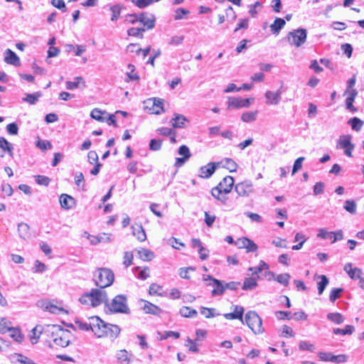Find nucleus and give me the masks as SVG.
<instances>
[{"instance_id":"1","label":"nucleus","mask_w":364,"mask_h":364,"mask_svg":"<svg viewBox=\"0 0 364 364\" xmlns=\"http://www.w3.org/2000/svg\"><path fill=\"white\" fill-rule=\"evenodd\" d=\"M235 180L232 176L224 177L217 186L211 189L212 196L221 203L226 204L228 199L226 195L231 192Z\"/></svg>"},{"instance_id":"2","label":"nucleus","mask_w":364,"mask_h":364,"mask_svg":"<svg viewBox=\"0 0 364 364\" xmlns=\"http://www.w3.org/2000/svg\"><path fill=\"white\" fill-rule=\"evenodd\" d=\"M48 331L51 333L54 343L63 348L67 347L70 343L73 336L69 330L64 329L59 326H52Z\"/></svg>"},{"instance_id":"3","label":"nucleus","mask_w":364,"mask_h":364,"mask_svg":"<svg viewBox=\"0 0 364 364\" xmlns=\"http://www.w3.org/2000/svg\"><path fill=\"white\" fill-rule=\"evenodd\" d=\"M114 280V274L110 269L98 268L94 273L95 284L101 289L111 286Z\"/></svg>"},{"instance_id":"4","label":"nucleus","mask_w":364,"mask_h":364,"mask_svg":"<svg viewBox=\"0 0 364 364\" xmlns=\"http://www.w3.org/2000/svg\"><path fill=\"white\" fill-rule=\"evenodd\" d=\"M245 323L255 335L262 334L264 332L262 326V320L254 311H249L245 316Z\"/></svg>"},{"instance_id":"5","label":"nucleus","mask_w":364,"mask_h":364,"mask_svg":"<svg viewBox=\"0 0 364 364\" xmlns=\"http://www.w3.org/2000/svg\"><path fill=\"white\" fill-rule=\"evenodd\" d=\"M109 311L114 313L129 314L130 310L127 304L125 296L119 294L116 296L109 304H107Z\"/></svg>"},{"instance_id":"6","label":"nucleus","mask_w":364,"mask_h":364,"mask_svg":"<svg viewBox=\"0 0 364 364\" xmlns=\"http://www.w3.org/2000/svg\"><path fill=\"white\" fill-rule=\"evenodd\" d=\"M307 31L305 28H297L288 33L287 38L291 46H301L306 40Z\"/></svg>"},{"instance_id":"7","label":"nucleus","mask_w":364,"mask_h":364,"mask_svg":"<svg viewBox=\"0 0 364 364\" xmlns=\"http://www.w3.org/2000/svg\"><path fill=\"white\" fill-rule=\"evenodd\" d=\"M235 191L242 198H249L255 194L256 189L251 180H245L235 185Z\"/></svg>"},{"instance_id":"8","label":"nucleus","mask_w":364,"mask_h":364,"mask_svg":"<svg viewBox=\"0 0 364 364\" xmlns=\"http://www.w3.org/2000/svg\"><path fill=\"white\" fill-rule=\"evenodd\" d=\"M144 109L150 114H161L165 112L164 100L160 98H151L144 101Z\"/></svg>"},{"instance_id":"9","label":"nucleus","mask_w":364,"mask_h":364,"mask_svg":"<svg viewBox=\"0 0 364 364\" xmlns=\"http://www.w3.org/2000/svg\"><path fill=\"white\" fill-rule=\"evenodd\" d=\"M352 136L350 134H343L339 136L337 141V149H342L344 154L348 156H352V152L355 148V145L351 142Z\"/></svg>"},{"instance_id":"10","label":"nucleus","mask_w":364,"mask_h":364,"mask_svg":"<svg viewBox=\"0 0 364 364\" xmlns=\"http://www.w3.org/2000/svg\"><path fill=\"white\" fill-rule=\"evenodd\" d=\"M91 296V306L96 307L103 303H107L108 297L107 294L104 289H92L90 291Z\"/></svg>"},{"instance_id":"11","label":"nucleus","mask_w":364,"mask_h":364,"mask_svg":"<svg viewBox=\"0 0 364 364\" xmlns=\"http://www.w3.org/2000/svg\"><path fill=\"white\" fill-rule=\"evenodd\" d=\"M92 331L98 338L105 337L104 332L107 328V323L100 319L98 316L91 317Z\"/></svg>"},{"instance_id":"12","label":"nucleus","mask_w":364,"mask_h":364,"mask_svg":"<svg viewBox=\"0 0 364 364\" xmlns=\"http://www.w3.org/2000/svg\"><path fill=\"white\" fill-rule=\"evenodd\" d=\"M251 105L250 99L242 98L240 97H228V109H240L242 107H249Z\"/></svg>"},{"instance_id":"13","label":"nucleus","mask_w":364,"mask_h":364,"mask_svg":"<svg viewBox=\"0 0 364 364\" xmlns=\"http://www.w3.org/2000/svg\"><path fill=\"white\" fill-rule=\"evenodd\" d=\"M220 163L210 162L205 166H201L199 171V176L203 178H209L214 173L216 168L219 167Z\"/></svg>"},{"instance_id":"14","label":"nucleus","mask_w":364,"mask_h":364,"mask_svg":"<svg viewBox=\"0 0 364 364\" xmlns=\"http://www.w3.org/2000/svg\"><path fill=\"white\" fill-rule=\"evenodd\" d=\"M41 307L48 311L52 314H68V311L64 309L61 306H58L56 304H53V302L48 301H43L41 302Z\"/></svg>"},{"instance_id":"15","label":"nucleus","mask_w":364,"mask_h":364,"mask_svg":"<svg viewBox=\"0 0 364 364\" xmlns=\"http://www.w3.org/2000/svg\"><path fill=\"white\" fill-rule=\"evenodd\" d=\"M156 18L151 14L141 13L139 16V22L142 23L146 30L152 29L155 26Z\"/></svg>"},{"instance_id":"16","label":"nucleus","mask_w":364,"mask_h":364,"mask_svg":"<svg viewBox=\"0 0 364 364\" xmlns=\"http://www.w3.org/2000/svg\"><path fill=\"white\" fill-rule=\"evenodd\" d=\"M4 60L6 63L9 65H11L14 66H20L21 61L18 56L11 49L8 48L4 51Z\"/></svg>"},{"instance_id":"17","label":"nucleus","mask_w":364,"mask_h":364,"mask_svg":"<svg viewBox=\"0 0 364 364\" xmlns=\"http://www.w3.org/2000/svg\"><path fill=\"white\" fill-rule=\"evenodd\" d=\"M281 96L282 91L280 90H278L275 92L268 90L265 92L264 95L266 98V103L267 105H277L281 100Z\"/></svg>"},{"instance_id":"18","label":"nucleus","mask_w":364,"mask_h":364,"mask_svg":"<svg viewBox=\"0 0 364 364\" xmlns=\"http://www.w3.org/2000/svg\"><path fill=\"white\" fill-rule=\"evenodd\" d=\"M60 204L62 208L70 210L76 205L75 199L70 195L63 193L60 196Z\"/></svg>"},{"instance_id":"19","label":"nucleus","mask_w":364,"mask_h":364,"mask_svg":"<svg viewBox=\"0 0 364 364\" xmlns=\"http://www.w3.org/2000/svg\"><path fill=\"white\" fill-rule=\"evenodd\" d=\"M239 248H245L247 252H255L257 250V245L251 240L247 237L239 239L236 242Z\"/></svg>"},{"instance_id":"20","label":"nucleus","mask_w":364,"mask_h":364,"mask_svg":"<svg viewBox=\"0 0 364 364\" xmlns=\"http://www.w3.org/2000/svg\"><path fill=\"white\" fill-rule=\"evenodd\" d=\"M115 358L119 364H130L132 354L125 349L119 350L116 353Z\"/></svg>"},{"instance_id":"21","label":"nucleus","mask_w":364,"mask_h":364,"mask_svg":"<svg viewBox=\"0 0 364 364\" xmlns=\"http://www.w3.org/2000/svg\"><path fill=\"white\" fill-rule=\"evenodd\" d=\"M65 85L66 89L70 90H73L77 88L83 89L86 87L85 80L80 76L75 77L73 81H67Z\"/></svg>"},{"instance_id":"22","label":"nucleus","mask_w":364,"mask_h":364,"mask_svg":"<svg viewBox=\"0 0 364 364\" xmlns=\"http://www.w3.org/2000/svg\"><path fill=\"white\" fill-rule=\"evenodd\" d=\"M141 303H143L141 308L146 314L159 315L162 312V310L159 306L149 301L141 300Z\"/></svg>"},{"instance_id":"23","label":"nucleus","mask_w":364,"mask_h":364,"mask_svg":"<svg viewBox=\"0 0 364 364\" xmlns=\"http://www.w3.org/2000/svg\"><path fill=\"white\" fill-rule=\"evenodd\" d=\"M244 308L241 306H234V311L232 313L224 314V317L228 320L240 319L242 321Z\"/></svg>"},{"instance_id":"24","label":"nucleus","mask_w":364,"mask_h":364,"mask_svg":"<svg viewBox=\"0 0 364 364\" xmlns=\"http://www.w3.org/2000/svg\"><path fill=\"white\" fill-rule=\"evenodd\" d=\"M120 328L114 324L107 323V328L105 333V337H109L111 339H115L120 333Z\"/></svg>"},{"instance_id":"25","label":"nucleus","mask_w":364,"mask_h":364,"mask_svg":"<svg viewBox=\"0 0 364 364\" xmlns=\"http://www.w3.org/2000/svg\"><path fill=\"white\" fill-rule=\"evenodd\" d=\"M343 269L352 279H357L361 277V270L357 267L353 268L351 263L346 264Z\"/></svg>"},{"instance_id":"26","label":"nucleus","mask_w":364,"mask_h":364,"mask_svg":"<svg viewBox=\"0 0 364 364\" xmlns=\"http://www.w3.org/2000/svg\"><path fill=\"white\" fill-rule=\"evenodd\" d=\"M187 119L185 116L175 113L171 120V124L174 128H183Z\"/></svg>"},{"instance_id":"27","label":"nucleus","mask_w":364,"mask_h":364,"mask_svg":"<svg viewBox=\"0 0 364 364\" xmlns=\"http://www.w3.org/2000/svg\"><path fill=\"white\" fill-rule=\"evenodd\" d=\"M285 24L286 21L283 18H276L274 23L270 25L269 28L273 34L278 35Z\"/></svg>"},{"instance_id":"28","label":"nucleus","mask_w":364,"mask_h":364,"mask_svg":"<svg viewBox=\"0 0 364 364\" xmlns=\"http://www.w3.org/2000/svg\"><path fill=\"white\" fill-rule=\"evenodd\" d=\"M137 255L139 259L146 262L151 261L154 257V253L151 250L146 248L137 250Z\"/></svg>"},{"instance_id":"29","label":"nucleus","mask_w":364,"mask_h":364,"mask_svg":"<svg viewBox=\"0 0 364 364\" xmlns=\"http://www.w3.org/2000/svg\"><path fill=\"white\" fill-rule=\"evenodd\" d=\"M132 233L136 236L140 242H144L146 239V235L142 226L139 224H136L132 227Z\"/></svg>"},{"instance_id":"30","label":"nucleus","mask_w":364,"mask_h":364,"mask_svg":"<svg viewBox=\"0 0 364 364\" xmlns=\"http://www.w3.org/2000/svg\"><path fill=\"white\" fill-rule=\"evenodd\" d=\"M18 232L21 238L28 240L31 237L30 228L28 224L21 223L18 225Z\"/></svg>"},{"instance_id":"31","label":"nucleus","mask_w":364,"mask_h":364,"mask_svg":"<svg viewBox=\"0 0 364 364\" xmlns=\"http://www.w3.org/2000/svg\"><path fill=\"white\" fill-rule=\"evenodd\" d=\"M208 285H213L215 287L212 291L213 296L222 295L225 290V286H223L222 282L218 279H213V284H208Z\"/></svg>"},{"instance_id":"32","label":"nucleus","mask_w":364,"mask_h":364,"mask_svg":"<svg viewBox=\"0 0 364 364\" xmlns=\"http://www.w3.org/2000/svg\"><path fill=\"white\" fill-rule=\"evenodd\" d=\"M259 277H257L258 278ZM257 286V277H251L245 278L242 289L243 290H252Z\"/></svg>"},{"instance_id":"33","label":"nucleus","mask_w":364,"mask_h":364,"mask_svg":"<svg viewBox=\"0 0 364 364\" xmlns=\"http://www.w3.org/2000/svg\"><path fill=\"white\" fill-rule=\"evenodd\" d=\"M223 167L229 170L230 172H235L237 168V164L232 159H225L223 161L220 162Z\"/></svg>"},{"instance_id":"34","label":"nucleus","mask_w":364,"mask_h":364,"mask_svg":"<svg viewBox=\"0 0 364 364\" xmlns=\"http://www.w3.org/2000/svg\"><path fill=\"white\" fill-rule=\"evenodd\" d=\"M127 69L128 70L126 73L127 79L126 80V82H128L129 81H136L139 80V76L136 73H134L135 66L134 65L129 64L127 65Z\"/></svg>"},{"instance_id":"35","label":"nucleus","mask_w":364,"mask_h":364,"mask_svg":"<svg viewBox=\"0 0 364 364\" xmlns=\"http://www.w3.org/2000/svg\"><path fill=\"white\" fill-rule=\"evenodd\" d=\"M258 114V111L245 112L241 115V120L244 122L248 123L256 120Z\"/></svg>"},{"instance_id":"36","label":"nucleus","mask_w":364,"mask_h":364,"mask_svg":"<svg viewBox=\"0 0 364 364\" xmlns=\"http://www.w3.org/2000/svg\"><path fill=\"white\" fill-rule=\"evenodd\" d=\"M179 313L181 316L186 318H193L196 317L198 314V312L196 309H191L188 306H183L180 309Z\"/></svg>"},{"instance_id":"37","label":"nucleus","mask_w":364,"mask_h":364,"mask_svg":"<svg viewBox=\"0 0 364 364\" xmlns=\"http://www.w3.org/2000/svg\"><path fill=\"white\" fill-rule=\"evenodd\" d=\"M0 149L8 152L9 156H13V146L3 136H0Z\"/></svg>"},{"instance_id":"38","label":"nucleus","mask_w":364,"mask_h":364,"mask_svg":"<svg viewBox=\"0 0 364 364\" xmlns=\"http://www.w3.org/2000/svg\"><path fill=\"white\" fill-rule=\"evenodd\" d=\"M318 279H320L321 280L317 282V287H318V293L319 295H321L325 289V288L328 284V279L325 275H318Z\"/></svg>"},{"instance_id":"39","label":"nucleus","mask_w":364,"mask_h":364,"mask_svg":"<svg viewBox=\"0 0 364 364\" xmlns=\"http://www.w3.org/2000/svg\"><path fill=\"white\" fill-rule=\"evenodd\" d=\"M200 314H203L206 318H214L220 315V313L216 312L215 309L207 307H201Z\"/></svg>"},{"instance_id":"40","label":"nucleus","mask_w":364,"mask_h":364,"mask_svg":"<svg viewBox=\"0 0 364 364\" xmlns=\"http://www.w3.org/2000/svg\"><path fill=\"white\" fill-rule=\"evenodd\" d=\"M105 114H106L105 111L95 108L91 111L90 117L98 122H103L105 121V118L103 117Z\"/></svg>"},{"instance_id":"41","label":"nucleus","mask_w":364,"mask_h":364,"mask_svg":"<svg viewBox=\"0 0 364 364\" xmlns=\"http://www.w3.org/2000/svg\"><path fill=\"white\" fill-rule=\"evenodd\" d=\"M269 269V265L263 260H260L259 265L257 267H250L248 269V270L252 272V275H257L263 269Z\"/></svg>"},{"instance_id":"42","label":"nucleus","mask_w":364,"mask_h":364,"mask_svg":"<svg viewBox=\"0 0 364 364\" xmlns=\"http://www.w3.org/2000/svg\"><path fill=\"white\" fill-rule=\"evenodd\" d=\"M327 318L336 324H341L344 321V317L338 312L328 314Z\"/></svg>"},{"instance_id":"43","label":"nucleus","mask_w":364,"mask_h":364,"mask_svg":"<svg viewBox=\"0 0 364 364\" xmlns=\"http://www.w3.org/2000/svg\"><path fill=\"white\" fill-rule=\"evenodd\" d=\"M157 334L159 336V340H165L170 337L177 339L180 337V333L178 332L172 331H166L164 333L158 332Z\"/></svg>"},{"instance_id":"44","label":"nucleus","mask_w":364,"mask_h":364,"mask_svg":"<svg viewBox=\"0 0 364 364\" xmlns=\"http://www.w3.org/2000/svg\"><path fill=\"white\" fill-rule=\"evenodd\" d=\"M355 331V328L352 325L346 326L345 328H335L333 329V333L336 335L341 334V335H351Z\"/></svg>"},{"instance_id":"45","label":"nucleus","mask_w":364,"mask_h":364,"mask_svg":"<svg viewBox=\"0 0 364 364\" xmlns=\"http://www.w3.org/2000/svg\"><path fill=\"white\" fill-rule=\"evenodd\" d=\"M291 278V276L288 273H284L280 274L276 276L274 278V280L277 281L278 283L287 287L289 283V279Z\"/></svg>"},{"instance_id":"46","label":"nucleus","mask_w":364,"mask_h":364,"mask_svg":"<svg viewBox=\"0 0 364 364\" xmlns=\"http://www.w3.org/2000/svg\"><path fill=\"white\" fill-rule=\"evenodd\" d=\"M122 6L119 4H115L109 7L112 12L111 21H116L120 16Z\"/></svg>"},{"instance_id":"47","label":"nucleus","mask_w":364,"mask_h":364,"mask_svg":"<svg viewBox=\"0 0 364 364\" xmlns=\"http://www.w3.org/2000/svg\"><path fill=\"white\" fill-rule=\"evenodd\" d=\"M348 123L351 126L353 130L358 132L361 129L364 122L358 117H353L349 119Z\"/></svg>"},{"instance_id":"48","label":"nucleus","mask_w":364,"mask_h":364,"mask_svg":"<svg viewBox=\"0 0 364 364\" xmlns=\"http://www.w3.org/2000/svg\"><path fill=\"white\" fill-rule=\"evenodd\" d=\"M146 31L145 28H131L127 31V34L129 36L143 38V33Z\"/></svg>"},{"instance_id":"49","label":"nucleus","mask_w":364,"mask_h":364,"mask_svg":"<svg viewBox=\"0 0 364 364\" xmlns=\"http://www.w3.org/2000/svg\"><path fill=\"white\" fill-rule=\"evenodd\" d=\"M10 336L14 338V340L18 343H21L23 336L21 333V331L18 328H11L9 331Z\"/></svg>"},{"instance_id":"50","label":"nucleus","mask_w":364,"mask_h":364,"mask_svg":"<svg viewBox=\"0 0 364 364\" xmlns=\"http://www.w3.org/2000/svg\"><path fill=\"white\" fill-rule=\"evenodd\" d=\"M41 326H36L32 329L31 335L30 336V341L32 344H35L38 342V340L40 337V334L41 333Z\"/></svg>"},{"instance_id":"51","label":"nucleus","mask_w":364,"mask_h":364,"mask_svg":"<svg viewBox=\"0 0 364 364\" xmlns=\"http://www.w3.org/2000/svg\"><path fill=\"white\" fill-rule=\"evenodd\" d=\"M344 209L351 214L356 213V203L353 200H347L345 202Z\"/></svg>"},{"instance_id":"52","label":"nucleus","mask_w":364,"mask_h":364,"mask_svg":"<svg viewBox=\"0 0 364 364\" xmlns=\"http://www.w3.org/2000/svg\"><path fill=\"white\" fill-rule=\"evenodd\" d=\"M11 327V322L4 318H0V333H4L9 331Z\"/></svg>"},{"instance_id":"53","label":"nucleus","mask_w":364,"mask_h":364,"mask_svg":"<svg viewBox=\"0 0 364 364\" xmlns=\"http://www.w3.org/2000/svg\"><path fill=\"white\" fill-rule=\"evenodd\" d=\"M41 94L39 92H36L33 94H28L26 97L23 99L24 102L29 103L30 105H34L40 97Z\"/></svg>"},{"instance_id":"54","label":"nucleus","mask_w":364,"mask_h":364,"mask_svg":"<svg viewBox=\"0 0 364 364\" xmlns=\"http://www.w3.org/2000/svg\"><path fill=\"white\" fill-rule=\"evenodd\" d=\"M185 346L188 348L189 351L194 353H198L199 351L198 344L196 343L195 341L191 339L190 338H188L186 339V343Z\"/></svg>"},{"instance_id":"55","label":"nucleus","mask_w":364,"mask_h":364,"mask_svg":"<svg viewBox=\"0 0 364 364\" xmlns=\"http://www.w3.org/2000/svg\"><path fill=\"white\" fill-rule=\"evenodd\" d=\"M136 270H139V274L137 275V278L141 280H145L148 277H149V268L147 267L141 269L140 267H136Z\"/></svg>"},{"instance_id":"56","label":"nucleus","mask_w":364,"mask_h":364,"mask_svg":"<svg viewBox=\"0 0 364 364\" xmlns=\"http://www.w3.org/2000/svg\"><path fill=\"white\" fill-rule=\"evenodd\" d=\"M299 348L301 350H309L311 352H313L315 349L314 344L305 341H301L299 342Z\"/></svg>"},{"instance_id":"57","label":"nucleus","mask_w":364,"mask_h":364,"mask_svg":"<svg viewBox=\"0 0 364 364\" xmlns=\"http://www.w3.org/2000/svg\"><path fill=\"white\" fill-rule=\"evenodd\" d=\"M132 2L139 8L144 9L153 3L154 0H133Z\"/></svg>"},{"instance_id":"58","label":"nucleus","mask_w":364,"mask_h":364,"mask_svg":"<svg viewBox=\"0 0 364 364\" xmlns=\"http://www.w3.org/2000/svg\"><path fill=\"white\" fill-rule=\"evenodd\" d=\"M343 291L341 288L333 289L330 293L329 299L331 301L334 302L337 299L341 296V293Z\"/></svg>"},{"instance_id":"59","label":"nucleus","mask_w":364,"mask_h":364,"mask_svg":"<svg viewBox=\"0 0 364 364\" xmlns=\"http://www.w3.org/2000/svg\"><path fill=\"white\" fill-rule=\"evenodd\" d=\"M123 264L126 268L129 267L132 264L133 255L131 252H125L123 257Z\"/></svg>"},{"instance_id":"60","label":"nucleus","mask_w":364,"mask_h":364,"mask_svg":"<svg viewBox=\"0 0 364 364\" xmlns=\"http://www.w3.org/2000/svg\"><path fill=\"white\" fill-rule=\"evenodd\" d=\"M162 141L160 139H151L149 143V149L152 151H159L161 149Z\"/></svg>"},{"instance_id":"61","label":"nucleus","mask_w":364,"mask_h":364,"mask_svg":"<svg viewBox=\"0 0 364 364\" xmlns=\"http://www.w3.org/2000/svg\"><path fill=\"white\" fill-rule=\"evenodd\" d=\"M189 13H190L189 11L187 10V9H183V8L177 9L175 11L174 19L176 20V21L177 20L183 19V16L184 15H187Z\"/></svg>"},{"instance_id":"62","label":"nucleus","mask_w":364,"mask_h":364,"mask_svg":"<svg viewBox=\"0 0 364 364\" xmlns=\"http://www.w3.org/2000/svg\"><path fill=\"white\" fill-rule=\"evenodd\" d=\"M89 321H90L89 323H83L82 321H77L75 322V324L79 329H80L82 331H87L92 329L91 317L89 318Z\"/></svg>"},{"instance_id":"63","label":"nucleus","mask_w":364,"mask_h":364,"mask_svg":"<svg viewBox=\"0 0 364 364\" xmlns=\"http://www.w3.org/2000/svg\"><path fill=\"white\" fill-rule=\"evenodd\" d=\"M36 146L41 150L50 149L52 147V145L50 141L47 140H38L36 142Z\"/></svg>"},{"instance_id":"64","label":"nucleus","mask_w":364,"mask_h":364,"mask_svg":"<svg viewBox=\"0 0 364 364\" xmlns=\"http://www.w3.org/2000/svg\"><path fill=\"white\" fill-rule=\"evenodd\" d=\"M16 360L21 364H37L35 362H33L31 359L21 354L17 355Z\"/></svg>"}]
</instances>
